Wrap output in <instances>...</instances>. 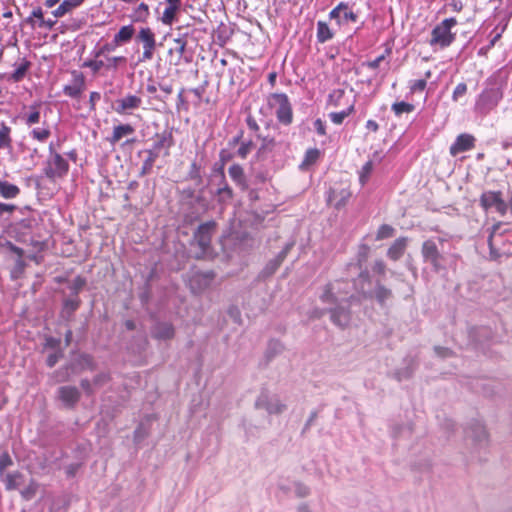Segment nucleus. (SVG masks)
Segmentation results:
<instances>
[{
  "label": "nucleus",
  "mask_w": 512,
  "mask_h": 512,
  "mask_svg": "<svg viewBox=\"0 0 512 512\" xmlns=\"http://www.w3.org/2000/svg\"><path fill=\"white\" fill-rule=\"evenodd\" d=\"M349 284L347 282L337 281L335 283L328 284L320 299L324 303L336 304L335 308L330 309L331 321L344 328L350 321V312L348 310L347 294Z\"/></svg>",
  "instance_id": "1"
},
{
  "label": "nucleus",
  "mask_w": 512,
  "mask_h": 512,
  "mask_svg": "<svg viewBox=\"0 0 512 512\" xmlns=\"http://www.w3.org/2000/svg\"><path fill=\"white\" fill-rule=\"evenodd\" d=\"M457 25L455 18L444 19L441 23L436 25L432 32L429 44L435 48H446L455 40V34L451 29Z\"/></svg>",
  "instance_id": "2"
},
{
  "label": "nucleus",
  "mask_w": 512,
  "mask_h": 512,
  "mask_svg": "<svg viewBox=\"0 0 512 512\" xmlns=\"http://www.w3.org/2000/svg\"><path fill=\"white\" fill-rule=\"evenodd\" d=\"M268 105L274 111L277 120L283 125H290L293 121L292 105L284 93H273L268 97Z\"/></svg>",
  "instance_id": "3"
},
{
  "label": "nucleus",
  "mask_w": 512,
  "mask_h": 512,
  "mask_svg": "<svg viewBox=\"0 0 512 512\" xmlns=\"http://www.w3.org/2000/svg\"><path fill=\"white\" fill-rule=\"evenodd\" d=\"M502 99V92L498 88H488L482 91L475 103V111L482 115L492 111Z\"/></svg>",
  "instance_id": "4"
},
{
  "label": "nucleus",
  "mask_w": 512,
  "mask_h": 512,
  "mask_svg": "<svg viewBox=\"0 0 512 512\" xmlns=\"http://www.w3.org/2000/svg\"><path fill=\"white\" fill-rule=\"evenodd\" d=\"M437 242L442 243L443 239L437 238L425 240L421 248V254L424 262L430 263L436 272L440 271L443 267V256L439 251Z\"/></svg>",
  "instance_id": "5"
},
{
  "label": "nucleus",
  "mask_w": 512,
  "mask_h": 512,
  "mask_svg": "<svg viewBox=\"0 0 512 512\" xmlns=\"http://www.w3.org/2000/svg\"><path fill=\"white\" fill-rule=\"evenodd\" d=\"M480 206L485 211H494L499 215L504 216L508 210L506 201L502 198L500 191H485L481 194Z\"/></svg>",
  "instance_id": "6"
},
{
  "label": "nucleus",
  "mask_w": 512,
  "mask_h": 512,
  "mask_svg": "<svg viewBox=\"0 0 512 512\" xmlns=\"http://www.w3.org/2000/svg\"><path fill=\"white\" fill-rule=\"evenodd\" d=\"M68 171L69 164L61 154H52V156H48L44 167V174L48 179L56 180L63 178L67 175Z\"/></svg>",
  "instance_id": "7"
},
{
  "label": "nucleus",
  "mask_w": 512,
  "mask_h": 512,
  "mask_svg": "<svg viewBox=\"0 0 512 512\" xmlns=\"http://www.w3.org/2000/svg\"><path fill=\"white\" fill-rule=\"evenodd\" d=\"M255 408L263 409L268 414H281L286 410V405L277 396L262 391L255 401Z\"/></svg>",
  "instance_id": "8"
},
{
  "label": "nucleus",
  "mask_w": 512,
  "mask_h": 512,
  "mask_svg": "<svg viewBox=\"0 0 512 512\" xmlns=\"http://www.w3.org/2000/svg\"><path fill=\"white\" fill-rule=\"evenodd\" d=\"M216 223L214 221H208L201 224L196 232L194 233V240L200 247L202 252H205L209 247L212 239V235L215 232Z\"/></svg>",
  "instance_id": "9"
},
{
  "label": "nucleus",
  "mask_w": 512,
  "mask_h": 512,
  "mask_svg": "<svg viewBox=\"0 0 512 512\" xmlns=\"http://www.w3.org/2000/svg\"><path fill=\"white\" fill-rule=\"evenodd\" d=\"M137 37L143 43V53L140 61L151 60L156 48L155 34L147 27L141 28Z\"/></svg>",
  "instance_id": "10"
},
{
  "label": "nucleus",
  "mask_w": 512,
  "mask_h": 512,
  "mask_svg": "<svg viewBox=\"0 0 512 512\" xmlns=\"http://www.w3.org/2000/svg\"><path fill=\"white\" fill-rule=\"evenodd\" d=\"M142 105V98L137 95L127 94L116 100L115 112L120 115L131 114Z\"/></svg>",
  "instance_id": "11"
},
{
  "label": "nucleus",
  "mask_w": 512,
  "mask_h": 512,
  "mask_svg": "<svg viewBox=\"0 0 512 512\" xmlns=\"http://www.w3.org/2000/svg\"><path fill=\"white\" fill-rule=\"evenodd\" d=\"M466 436L480 448L484 447L488 441L487 431L480 422H474L467 427Z\"/></svg>",
  "instance_id": "12"
},
{
  "label": "nucleus",
  "mask_w": 512,
  "mask_h": 512,
  "mask_svg": "<svg viewBox=\"0 0 512 512\" xmlns=\"http://www.w3.org/2000/svg\"><path fill=\"white\" fill-rule=\"evenodd\" d=\"M81 393L75 386H61L58 397L67 408H74L80 399Z\"/></svg>",
  "instance_id": "13"
},
{
  "label": "nucleus",
  "mask_w": 512,
  "mask_h": 512,
  "mask_svg": "<svg viewBox=\"0 0 512 512\" xmlns=\"http://www.w3.org/2000/svg\"><path fill=\"white\" fill-rule=\"evenodd\" d=\"M294 246V242L287 243L285 247L279 252V254L272 260H270L264 269L262 270L261 274L263 277H269L273 275L276 270L280 267L284 259L287 257L288 253Z\"/></svg>",
  "instance_id": "14"
},
{
  "label": "nucleus",
  "mask_w": 512,
  "mask_h": 512,
  "mask_svg": "<svg viewBox=\"0 0 512 512\" xmlns=\"http://www.w3.org/2000/svg\"><path fill=\"white\" fill-rule=\"evenodd\" d=\"M351 197V192L348 188H330L328 192L327 201L336 209L344 207Z\"/></svg>",
  "instance_id": "15"
},
{
  "label": "nucleus",
  "mask_w": 512,
  "mask_h": 512,
  "mask_svg": "<svg viewBox=\"0 0 512 512\" xmlns=\"http://www.w3.org/2000/svg\"><path fill=\"white\" fill-rule=\"evenodd\" d=\"M85 90V78L82 73L77 71L73 72V82L63 88L65 95L71 98H78Z\"/></svg>",
  "instance_id": "16"
},
{
  "label": "nucleus",
  "mask_w": 512,
  "mask_h": 512,
  "mask_svg": "<svg viewBox=\"0 0 512 512\" xmlns=\"http://www.w3.org/2000/svg\"><path fill=\"white\" fill-rule=\"evenodd\" d=\"M475 138L470 134H460L450 146V154L456 156L474 147Z\"/></svg>",
  "instance_id": "17"
},
{
  "label": "nucleus",
  "mask_w": 512,
  "mask_h": 512,
  "mask_svg": "<svg viewBox=\"0 0 512 512\" xmlns=\"http://www.w3.org/2000/svg\"><path fill=\"white\" fill-rule=\"evenodd\" d=\"M167 7L161 17V21L165 25H171L176 20V15L181 9V0H165Z\"/></svg>",
  "instance_id": "18"
},
{
  "label": "nucleus",
  "mask_w": 512,
  "mask_h": 512,
  "mask_svg": "<svg viewBox=\"0 0 512 512\" xmlns=\"http://www.w3.org/2000/svg\"><path fill=\"white\" fill-rule=\"evenodd\" d=\"M175 331L174 327L170 323H157L153 330H152V336L159 340H169L174 337Z\"/></svg>",
  "instance_id": "19"
},
{
  "label": "nucleus",
  "mask_w": 512,
  "mask_h": 512,
  "mask_svg": "<svg viewBox=\"0 0 512 512\" xmlns=\"http://www.w3.org/2000/svg\"><path fill=\"white\" fill-rule=\"evenodd\" d=\"M407 247V238L401 237L396 239L387 251V256L396 261L402 257Z\"/></svg>",
  "instance_id": "20"
},
{
  "label": "nucleus",
  "mask_w": 512,
  "mask_h": 512,
  "mask_svg": "<svg viewBox=\"0 0 512 512\" xmlns=\"http://www.w3.org/2000/svg\"><path fill=\"white\" fill-rule=\"evenodd\" d=\"M133 133L134 128L130 124H120L113 128V133L108 140L111 144H116L123 137L132 135Z\"/></svg>",
  "instance_id": "21"
},
{
  "label": "nucleus",
  "mask_w": 512,
  "mask_h": 512,
  "mask_svg": "<svg viewBox=\"0 0 512 512\" xmlns=\"http://www.w3.org/2000/svg\"><path fill=\"white\" fill-rule=\"evenodd\" d=\"M228 174L230 178L241 188L245 189L247 187L246 177L244 175V170L239 164H233L228 169Z\"/></svg>",
  "instance_id": "22"
},
{
  "label": "nucleus",
  "mask_w": 512,
  "mask_h": 512,
  "mask_svg": "<svg viewBox=\"0 0 512 512\" xmlns=\"http://www.w3.org/2000/svg\"><path fill=\"white\" fill-rule=\"evenodd\" d=\"M84 0H64L53 12L55 18L63 17L72 9L80 6Z\"/></svg>",
  "instance_id": "23"
},
{
  "label": "nucleus",
  "mask_w": 512,
  "mask_h": 512,
  "mask_svg": "<svg viewBox=\"0 0 512 512\" xmlns=\"http://www.w3.org/2000/svg\"><path fill=\"white\" fill-rule=\"evenodd\" d=\"M392 295L393 294L391 289L385 287L380 282L376 283V286L373 291V297L381 306H383L387 300L391 299Z\"/></svg>",
  "instance_id": "24"
},
{
  "label": "nucleus",
  "mask_w": 512,
  "mask_h": 512,
  "mask_svg": "<svg viewBox=\"0 0 512 512\" xmlns=\"http://www.w3.org/2000/svg\"><path fill=\"white\" fill-rule=\"evenodd\" d=\"M135 33L132 25H126L120 28L117 34L114 35L113 42L115 45L129 42Z\"/></svg>",
  "instance_id": "25"
},
{
  "label": "nucleus",
  "mask_w": 512,
  "mask_h": 512,
  "mask_svg": "<svg viewBox=\"0 0 512 512\" xmlns=\"http://www.w3.org/2000/svg\"><path fill=\"white\" fill-rule=\"evenodd\" d=\"M20 194V188L17 185L7 181L0 180V196L4 199H14Z\"/></svg>",
  "instance_id": "26"
},
{
  "label": "nucleus",
  "mask_w": 512,
  "mask_h": 512,
  "mask_svg": "<svg viewBox=\"0 0 512 512\" xmlns=\"http://www.w3.org/2000/svg\"><path fill=\"white\" fill-rule=\"evenodd\" d=\"M12 148V138H11V128L7 126L5 123H1L0 125V149H11Z\"/></svg>",
  "instance_id": "27"
},
{
  "label": "nucleus",
  "mask_w": 512,
  "mask_h": 512,
  "mask_svg": "<svg viewBox=\"0 0 512 512\" xmlns=\"http://www.w3.org/2000/svg\"><path fill=\"white\" fill-rule=\"evenodd\" d=\"M333 32L327 25V23L323 21L317 22V40L319 43H325L328 40L333 38Z\"/></svg>",
  "instance_id": "28"
},
{
  "label": "nucleus",
  "mask_w": 512,
  "mask_h": 512,
  "mask_svg": "<svg viewBox=\"0 0 512 512\" xmlns=\"http://www.w3.org/2000/svg\"><path fill=\"white\" fill-rule=\"evenodd\" d=\"M150 15L149 6L146 3H140L133 11L131 18L134 22H146Z\"/></svg>",
  "instance_id": "29"
},
{
  "label": "nucleus",
  "mask_w": 512,
  "mask_h": 512,
  "mask_svg": "<svg viewBox=\"0 0 512 512\" xmlns=\"http://www.w3.org/2000/svg\"><path fill=\"white\" fill-rule=\"evenodd\" d=\"M414 105L413 104H410L408 102H404V101H401V102H395L391 109L392 111L394 112V114L398 117H400L402 114H409L411 112L414 111Z\"/></svg>",
  "instance_id": "30"
},
{
  "label": "nucleus",
  "mask_w": 512,
  "mask_h": 512,
  "mask_svg": "<svg viewBox=\"0 0 512 512\" xmlns=\"http://www.w3.org/2000/svg\"><path fill=\"white\" fill-rule=\"evenodd\" d=\"M29 67H30V62L23 60V62L11 74L10 79L14 82L21 81L25 77Z\"/></svg>",
  "instance_id": "31"
},
{
  "label": "nucleus",
  "mask_w": 512,
  "mask_h": 512,
  "mask_svg": "<svg viewBox=\"0 0 512 512\" xmlns=\"http://www.w3.org/2000/svg\"><path fill=\"white\" fill-rule=\"evenodd\" d=\"M145 153L147 154V157L143 162L142 174L148 173L158 158V152L155 150H146Z\"/></svg>",
  "instance_id": "32"
},
{
  "label": "nucleus",
  "mask_w": 512,
  "mask_h": 512,
  "mask_svg": "<svg viewBox=\"0 0 512 512\" xmlns=\"http://www.w3.org/2000/svg\"><path fill=\"white\" fill-rule=\"evenodd\" d=\"M319 156L320 151L318 149H309L305 154L304 160L301 163V167L304 168L313 165L319 159Z\"/></svg>",
  "instance_id": "33"
},
{
  "label": "nucleus",
  "mask_w": 512,
  "mask_h": 512,
  "mask_svg": "<svg viewBox=\"0 0 512 512\" xmlns=\"http://www.w3.org/2000/svg\"><path fill=\"white\" fill-rule=\"evenodd\" d=\"M255 148V145L252 140L243 141L240 145V147L237 150V156H239L242 159H245Z\"/></svg>",
  "instance_id": "34"
},
{
  "label": "nucleus",
  "mask_w": 512,
  "mask_h": 512,
  "mask_svg": "<svg viewBox=\"0 0 512 512\" xmlns=\"http://www.w3.org/2000/svg\"><path fill=\"white\" fill-rule=\"evenodd\" d=\"M30 134L33 139L44 142L49 138L51 132L48 128H34Z\"/></svg>",
  "instance_id": "35"
},
{
  "label": "nucleus",
  "mask_w": 512,
  "mask_h": 512,
  "mask_svg": "<svg viewBox=\"0 0 512 512\" xmlns=\"http://www.w3.org/2000/svg\"><path fill=\"white\" fill-rule=\"evenodd\" d=\"M353 107L348 108L347 110L341 112H333L329 114L330 120L336 124L340 125L343 123L344 119L349 116Z\"/></svg>",
  "instance_id": "36"
},
{
  "label": "nucleus",
  "mask_w": 512,
  "mask_h": 512,
  "mask_svg": "<svg viewBox=\"0 0 512 512\" xmlns=\"http://www.w3.org/2000/svg\"><path fill=\"white\" fill-rule=\"evenodd\" d=\"M40 112L36 108H32L29 113L24 115L26 125L31 126L40 122Z\"/></svg>",
  "instance_id": "37"
},
{
  "label": "nucleus",
  "mask_w": 512,
  "mask_h": 512,
  "mask_svg": "<svg viewBox=\"0 0 512 512\" xmlns=\"http://www.w3.org/2000/svg\"><path fill=\"white\" fill-rule=\"evenodd\" d=\"M372 168H373V164L371 161L366 162L363 165V167L361 168V171L359 173V181H360L361 185H364L367 182V180L372 172Z\"/></svg>",
  "instance_id": "38"
},
{
  "label": "nucleus",
  "mask_w": 512,
  "mask_h": 512,
  "mask_svg": "<svg viewBox=\"0 0 512 512\" xmlns=\"http://www.w3.org/2000/svg\"><path fill=\"white\" fill-rule=\"evenodd\" d=\"M217 194L221 202L228 201L233 197V191L226 183L218 189Z\"/></svg>",
  "instance_id": "39"
},
{
  "label": "nucleus",
  "mask_w": 512,
  "mask_h": 512,
  "mask_svg": "<svg viewBox=\"0 0 512 512\" xmlns=\"http://www.w3.org/2000/svg\"><path fill=\"white\" fill-rule=\"evenodd\" d=\"M394 229L389 225H381L377 231L376 239L381 240L385 238H389L393 235Z\"/></svg>",
  "instance_id": "40"
},
{
  "label": "nucleus",
  "mask_w": 512,
  "mask_h": 512,
  "mask_svg": "<svg viewBox=\"0 0 512 512\" xmlns=\"http://www.w3.org/2000/svg\"><path fill=\"white\" fill-rule=\"evenodd\" d=\"M467 92V85L465 83H459L452 94V100L457 102L461 97H463Z\"/></svg>",
  "instance_id": "41"
},
{
  "label": "nucleus",
  "mask_w": 512,
  "mask_h": 512,
  "mask_svg": "<svg viewBox=\"0 0 512 512\" xmlns=\"http://www.w3.org/2000/svg\"><path fill=\"white\" fill-rule=\"evenodd\" d=\"M343 9H346V3L341 2L329 13L331 19H336L338 23H341V16Z\"/></svg>",
  "instance_id": "42"
},
{
  "label": "nucleus",
  "mask_w": 512,
  "mask_h": 512,
  "mask_svg": "<svg viewBox=\"0 0 512 512\" xmlns=\"http://www.w3.org/2000/svg\"><path fill=\"white\" fill-rule=\"evenodd\" d=\"M79 304H80V300L78 299V297L75 295L74 298H69V299H66L65 302H64V308L65 310H67L68 312L72 313L74 312L75 310H77V308L79 307Z\"/></svg>",
  "instance_id": "43"
},
{
  "label": "nucleus",
  "mask_w": 512,
  "mask_h": 512,
  "mask_svg": "<svg viewBox=\"0 0 512 512\" xmlns=\"http://www.w3.org/2000/svg\"><path fill=\"white\" fill-rule=\"evenodd\" d=\"M25 261L22 258H17L15 266L11 272L13 278H18L25 269Z\"/></svg>",
  "instance_id": "44"
},
{
  "label": "nucleus",
  "mask_w": 512,
  "mask_h": 512,
  "mask_svg": "<svg viewBox=\"0 0 512 512\" xmlns=\"http://www.w3.org/2000/svg\"><path fill=\"white\" fill-rule=\"evenodd\" d=\"M356 22L357 15L349 8L348 4H346V9H343L341 22Z\"/></svg>",
  "instance_id": "45"
},
{
  "label": "nucleus",
  "mask_w": 512,
  "mask_h": 512,
  "mask_svg": "<svg viewBox=\"0 0 512 512\" xmlns=\"http://www.w3.org/2000/svg\"><path fill=\"white\" fill-rule=\"evenodd\" d=\"M174 43L176 45L175 51L177 52L179 57H182L186 50V45H187L186 40L183 38H175Z\"/></svg>",
  "instance_id": "46"
},
{
  "label": "nucleus",
  "mask_w": 512,
  "mask_h": 512,
  "mask_svg": "<svg viewBox=\"0 0 512 512\" xmlns=\"http://www.w3.org/2000/svg\"><path fill=\"white\" fill-rule=\"evenodd\" d=\"M18 475L17 474H6L5 475V485L8 490H12L17 488L18 484L16 482Z\"/></svg>",
  "instance_id": "47"
},
{
  "label": "nucleus",
  "mask_w": 512,
  "mask_h": 512,
  "mask_svg": "<svg viewBox=\"0 0 512 512\" xmlns=\"http://www.w3.org/2000/svg\"><path fill=\"white\" fill-rule=\"evenodd\" d=\"M117 46L118 45H115V43L113 41L111 43H107V44L103 45L101 48H99V50L96 52L95 55H96V57L104 56L107 53L114 51Z\"/></svg>",
  "instance_id": "48"
},
{
  "label": "nucleus",
  "mask_w": 512,
  "mask_h": 512,
  "mask_svg": "<svg viewBox=\"0 0 512 512\" xmlns=\"http://www.w3.org/2000/svg\"><path fill=\"white\" fill-rule=\"evenodd\" d=\"M84 285H85V280L82 277L78 276L73 280L71 289L74 292V294L77 296V294L82 290Z\"/></svg>",
  "instance_id": "49"
},
{
  "label": "nucleus",
  "mask_w": 512,
  "mask_h": 512,
  "mask_svg": "<svg viewBox=\"0 0 512 512\" xmlns=\"http://www.w3.org/2000/svg\"><path fill=\"white\" fill-rule=\"evenodd\" d=\"M84 66L91 68L94 73H97L104 66V62L101 60H89L84 62Z\"/></svg>",
  "instance_id": "50"
},
{
  "label": "nucleus",
  "mask_w": 512,
  "mask_h": 512,
  "mask_svg": "<svg viewBox=\"0 0 512 512\" xmlns=\"http://www.w3.org/2000/svg\"><path fill=\"white\" fill-rule=\"evenodd\" d=\"M295 493L298 497L303 498V497H306L309 495L310 490L306 485H304L302 483H296L295 484Z\"/></svg>",
  "instance_id": "51"
},
{
  "label": "nucleus",
  "mask_w": 512,
  "mask_h": 512,
  "mask_svg": "<svg viewBox=\"0 0 512 512\" xmlns=\"http://www.w3.org/2000/svg\"><path fill=\"white\" fill-rule=\"evenodd\" d=\"M107 60H108L107 68L116 69L118 64L126 63V58L124 56L111 57V58H108Z\"/></svg>",
  "instance_id": "52"
},
{
  "label": "nucleus",
  "mask_w": 512,
  "mask_h": 512,
  "mask_svg": "<svg viewBox=\"0 0 512 512\" xmlns=\"http://www.w3.org/2000/svg\"><path fill=\"white\" fill-rule=\"evenodd\" d=\"M22 496L26 500H30L34 497L36 493V485L34 483H31L26 489H24L22 492Z\"/></svg>",
  "instance_id": "53"
},
{
  "label": "nucleus",
  "mask_w": 512,
  "mask_h": 512,
  "mask_svg": "<svg viewBox=\"0 0 512 512\" xmlns=\"http://www.w3.org/2000/svg\"><path fill=\"white\" fill-rule=\"evenodd\" d=\"M11 464H12V460H11L10 456L7 453H3L0 456V472H1V474Z\"/></svg>",
  "instance_id": "54"
},
{
  "label": "nucleus",
  "mask_w": 512,
  "mask_h": 512,
  "mask_svg": "<svg viewBox=\"0 0 512 512\" xmlns=\"http://www.w3.org/2000/svg\"><path fill=\"white\" fill-rule=\"evenodd\" d=\"M412 375V370L410 368H405L403 370H398L396 373H395V377L398 381H402V380H405V379H408L410 378Z\"/></svg>",
  "instance_id": "55"
},
{
  "label": "nucleus",
  "mask_w": 512,
  "mask_h": 512,
  "mask_svg": "<svg viewBox=\"0 0 512 512\" xmlns=\"http://www.w3.org/2000/svg\"><path fill=\"white\" fill-rule=\"evenodd\" d=\"M427 82L424 79L415 80L411 85V91H423L426 88Z\"/></svg>",
  "instance_id": "56"
},
{
  "label": "nucleus",
  "mask_w": 512,
  "mask_h": 512,
  "mask_svg": "<svg viewBox=\"0 0 512 512\" xmlns=\"http://www.w3.org/2000/svg\"><path fill=\"white\" fill-rule=\"evenodd\" d=\"M109 380L108 374L100 373L93 379V385L101 386Z\"/></svg>",
  "instance_id": "57"
},
{
  "label": "nucleus",
  "mask_w": 512,
  "mask_h": 512,
  "mask_svg": "<svg viewBox=\"0 0 512 512\" xmlns=\"http://www.w3.org/2000/svg\"><path fill=\"white\" fill-rule=\"evenodd\" d=\"M5 246L12 252H14L15 254H17L18 258H22L23 257V254H24V251L23 249L15 246L13 243H11L10 241H6L5 243Z\"/></svg>",
  "instance_id": "58"
},
{
  "label": "nucleus",
  "mask_w": 512,
  "mask_h": 512,
  "mask_svg": "<svg viewBox=\"0 0 512 512\" xmlns=\"http://www.w3.org/2000/svg\"><path fill=\"white\" fill-rule=\"evenodd\" d=\"M5 246L12 252H14L15 254H17L18 258H22L23 257V254H24V251L23 249L15 246L13 243H11L10 241H6L5 243Z\"/></svg>",
  "instance_id": "59"
},
{
  "label": "nucleus",
  "mask_w": 512,
  "mask_h": 512,
  "mask_svg": "<svg viewBox=\"0 0 512 512\" xmlns=\"http://www.w3.org/2000/svg\"><path fill=\"white\" fill-rule=\"evenodd\" d=\"M16 209V206L13 204H6L0 202V216L4 215L5 213H12Z\"/></svg>",
  "instance_id": "60"
},
{
  "label": "nucleus",
  "mask_w": 512,
  "mask_h": 512,
  "mask_svg": "<svg viewBox=\"0 0 512 512\" xmlns=\"http://www.w3.org/2000/svg\"><path fill=\"white\" fill-rule=\"evenodd\" d=\"M101 99V94L99 92H91L89 97V103L91 110L95 109L96 103Z\"/></svg>",
  "instance_id": "61"
},
{
  "label": "nucleus",
  "mask_w": 512,
  "mask_h": 512,
  "mask_svg": "<svg viewBox=\"0 0 512 512\" xmlns=\"http://www.w3.org/2000/svg\"><path fill=\"white\" fill-rule=\"evenodd\" d=\"M314 128L319 135H325V124L321 119H317L314 122Z\"/></svg>",
  "instance_id": "62"
},
{
  "label": "nucleus",
  "mask_w": 512,
  "mask_h": 512,
  "mask_svg": "<svg viewBox=\"0 0 512 512\" xmlns=\"http://www.w3.org/2000/svg\"><path fill=\"white\" fill-rule=\"evenodd\" d=\"M246 124H247L248 128L255 133L259 130V126H258L256 120L252 116H248L246 118Z\"/></svg>",
  "instance_id": "63"
},
{
  "label": "nucleus",
  "mask_w": 512,
  "mask_h": 512,
  "mask_svg": "<svg viewBox=\"0 0 512 512\" xmlns=\"http://www.w3.org/2000/svg\"><path fill=\"white\" fill-rule=\"evenodd\" d=\"M82 389L88 394H93L92 383L87 379H82L80 382Z\"/></svg>",
  "instance_id": "64"
}]
</instances>
